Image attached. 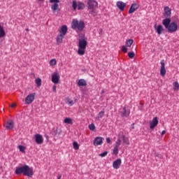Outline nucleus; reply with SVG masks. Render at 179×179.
<instances>
[{
	"label": "nucleus",
	"mask_w": 179,
	"mask_h": 179,
	"mask_svg": "<svg viewBox=\"0 0 179 179\" xmlns=\"http://www.w3.org/2000/svg\"><path fill=\"white\" fill-rule=\"evenodd\" d=\"M162 24L164 26L165 29L169 31V33H174L177 31L178 29V25L177 23L172 22L171 18H165L162 20Z\"/></svg>",
	"instance_id": "nucleus-1"
},
{
	"label": "nucleus",
	"mask_w": 179,
	"mask_h": 179,
	"mask_svg": "<svg viewBox=\"0 0 179 179\" xmlns=\"http://www.w3.org/2000/svg\"><path fill=\"white\" fill-rule=\"evenodd\" d=\"M15 174H23V176H25L27 177H33L34 173L33 172V168H30V166H29L28 165H25L17 168L15 170Z\"/></svg>",
	"instance_id": "nucleus-2"
},
{
	"label": "nucleus",
	"mask_w": 179,
	"mask_h": 179,
	"mask_svg": "<svg viewBox=\"0 0 179 179\" xmlns=\"http://www.w3.org/2000/svg\"><path fill=\"white\" fill-rule=\"evenodd\" d=\"M78 47V55H85L86 47H87V41L86 40V38H85V35L79 36Z\"/></svg>",
	"instance_id": "nucleus-3"
},
{
	"label": "nucleus",
	"mask_w": 179,
	"mask_h": 179,
	"mask_svg": "<svg viewBox=\"0 0 179 179\" xmlns=\"http://www.w3.org/2000/svg\"><path fill=\"white\" fill-rule=\"evenodd\" d=\"M85 22L83 20H78V19H73L71 22V29L73 30H78V31H83L85 29Z\"/></svg>",
	"instance_id": "nucleus-4"
},
{
	"label": "nucleus",
	"mask_w": 179,
	"mask_h": 179,
	"mask_svg": "<svg viewBox=\"0 0 179 179\" xmlns=\"http://www.w3.org/2000/svg\"><path fill=\"white\" fill-rule=\"evenodd\" d=\"M66 33H68V27H66V25H63L56 38L57 44H58V45H59V44H62V41L65 36H66Z\"/></svg>",
	"instance_id": "nucleus-5"
},
{
	"label": "nucleus",
	"mask_w": 179,
	"mask_h": 179,
	"mask_svg": "<svg viewBox=\"0 0 179 179\" xmlns=\"http://www.w3.org/2000/svg\"><path fill=\"white\" fill-rule=\"evenodd\" d=\"M87 5L88 6V9H94V8H97L99 3L96 0H88Z\"/></svg>",
	"instance_id": "nucleus-6"
},
{
	"label": "nucleus",
	"mask_w": 179,
	"mask_h": 179,
	"mask_svg": "<svg viewBox=\"0 0 179 179\" xmlns=\"http://www.w3.org/2000/svg\"><path fill=\"white\" fill-rule=\"evenodd\" d=\"M164 10V17H166V19H170V17H171V8L169 6H165Z\"/></svg>",
	"instance_id": "nucleus-7"
},
{
	"label": "nucleus",
	"mask_w": 179,
	"mask_h": 179,
	"mask_svg": "<svg viewBox=\"0 0 179 179\" xmlns=\"http://www.w3.org/2000/svg\"><path fill=\"white\" fill-rule=\"evenodd\" d=\"M34 97H36V93L30 94L25 98L26 104H31L32 101H34Z\"/></svg>",
	"instance_id": "nucleus-8"
},
{
	"label": "nucleus",
	"mask_w": 179,
	"mask_h": 179,
	"mask_svg": "<svg viewBox=\"0 0 179 179\" xmlns=\"http://www.w3.org/2000/svg\"><path fill=\"white\" fill-rule=\"evenodd\" d=\"M34 138H35V142L38 145H41V143L44 142V138H43V136L41 134H35Z\"/></svg>",
	"instance_id": "nucleus-9"
},
{
	"label": "nucleus",
	"mask_w": 179,
	"mask_h": 179,
	"mask_svg": "<svg viewBox=\"0 0 179 179\" xmlns=\"http://www.w3.org/2000/svg\"><path fill=\"white\" fill-rule=\"evenodd\" d=\"M157 124H159V118H157V117H155L150 123V129H155V128L157 127Z\"/></svg>",
	"instance_id": "nucleus-10"
},
{
	"label": "nucleus",
	"mask_w": 179,
	"mask_h": 179,
	"mask_svg": "<svg viewBox=\"0 0 179 179\" xmlns=\"http://www.w3.org/2000/svg\"><path fill=\"white\" fill-rule=\"evenodd\" d=\"M154 29L155 31L157 33L159 36L163 33L164 31V28H163V26L162 24L157 25V24H155Z\"/></svg>",
	"instance_id": "nucleus-11"
},
{
	"label": "nucleus",
	"mask_w": 179,
	"mask_h": 179,
	"mask_svg": "<svg viewBox=\"0 0 179 179\" xmlns=\"http://www.w3.org/2000/svg\"><path fill=\"white\" fill-rule=\"evenodd\" d=\"M161 69H160V75L161 76H166V65L164 64V59H162L160 62Z\"/></svg>",
	"instance_id": "nucleus-12"
},
{
	"label": "nucleus",
	"mask_w": 179,
	"mask_h": 179,
	"mask_svg": "<svg viewBox=\"0 0 179 179\" xmlns=\"http://www.w3.org/2000/svg\"><path fill=\"white\" fill-rule=\"evenodd\" d=\"M52 82L55 84L59 82V74H58V72L56 71L52 74Z\"/></svg>",
	"instance_id": "nucleus-13"
},
{
	"label": "nucleus",
	"mask_w": 179,
	"mask_h": 179,
	"mask_svg": "<svg viewBox=\"0 0 179 179\" xmlns=\"http://www.w3.org/2000/svg\"><path fill=\"white\" fill-rule=\"evenodd\" d=\"M121 117H124L125 118H128L129 117V114H131V111L129 109H127L126 107H124L122 111L120 112Z\"/></svg>",
	"instance_id": "nucleus-14"
},
{
	"label": "nucleus",
	"mask_w": 179,
	"mask_h": 179,
	"mask_svg": "<svg viewBox=\"0 0 179 179\" xmlns=\"http://www.w3.org/2000/svg\"><path fill=\"white\" fill-rule=\"evenodd\" d=\"M103 141L104 138L102 137H96L94 140L93 144L94 146H99L100 145H103Z\"/></svg>",
	"instance_id": "nucleus-15"
},
{
	"label": "nucleus",
	"mask_w": 179,
	"mask_h": 179,
	"mask_svg": "<svg viewBox=\"0 0 179 179\" xmlns=\"http://www.w3.org/2000/svg\"><path fill=\"white\" fill-rule=\"evenodd\" d=\"M116 6L118 8V9H120V10L122 12L127 7V3L122 1H117L116 3Z\"/></svg>",
	"instance_id": "nucleus-16"
},
{
	"label": "nucleus",
	"mask_w": 179,
	"mask_h": 179,
	"mask_svg": "<svg viewBox=\"0 0 179 179\" xmlns=\"http://www.w3.org/2000/svg\"><path fill=\"white\" fill-rule=\"evenodd\" d=\"M122 162V161L121 160V159L119 158V159H116L113 164V169L118 170V169H120V167L121 166Z\"/></svg>",
	"instance_id": "nucleus-17"
},
{
	"label": "nucleus",
	"mask_w": 179,
	"mask_h": 179,
	"mask_svg": "<svg viewBox=\"0 0 179 179\" xmlns=\"http://www.w3.org/2000/svg\"><path fill=\"white\" fill-rule=\"evenodd\" d=\"M139 8V4L138 3H133L131 4L129 10V13L131 14V13H134V12H135L136 10H137V9Z\"/></svg>",
	"instance_id": "nucleus-18"
},
{
	"label": "nucleus",
	"mask_w": 179,
	"mask_h": 179,
	"mask_svg": "<svg viewBox=\"0 0 179 179\" xmlns=\"http://www.w3.org/2000/svg\"><path fill=\"white\" fill-rule=\"evenodd\" d=\"M14 125L13 120H8L6 124V129H13Z\"/></svg>",
	"instance_id": "nucleus-19"
},
{
	"label": "nucleus",
	"mask_w": 179,
	"mask_h": 179,
	"mask_svg": "<svg viewBox=\"0 0 179 179\" xmlns=\"http://www.w3.org/2000/svg\"><path fill=\"white\" fill-rule=\"evenodd\" d=\"M51 9L52 10V12H55V10H58V9H59V5L57 3H55L52 5L51 6Z\"/></svg>",
	"instance_id": "nucleus-20"
},
{
	"label": "nucleus",
	"mask_w": 179,
	"mask_h": 179,
	"mask_svg": "<svg viewBox=\"0 0 179 179\" xmlns=\"http://www.w3.org/2000/svg\"><path fill=\"white\" fill-rule=\"evenodd\" d=\"M78 86H87V83L83 79H80L78 83Z\"/></svg>",
	"instance_id": "nucleus-21"
},
{
	"label": "nucleus",
	"mask_w": 179,
	"mask_h": 179,
	"mask_svg": "<svg viewBox=\"0 0 179 179\" xmlns=\"http://www.w3.org/2000/svg\"><path fill=\"white\" fill-rule=\"evenodd\" d=\"M122 139L123 141V143H125V145H129V138L126 137L125 135H122Z\"/></svg>",
	"instance_id": "nucleus-22"
},
{
	"label": "nucleus",
	"mask_w": 179,
	"mask_h": 179,
	"mask_svg": "<svg viewBox=\"0 0 179 179\" xmlns=\"http://www.w3.org/2000/svg\"><path fill=\"white\" fill-rule=\"evenodd\" d=\"M6 34L5 30H3V27H1L0 24V38L5 37Z\"/></svg>",
	"instance_id": "nucleus-23"
},
{
	"label": "nucleus",
	"mask_w": 179,
	"mask_h": 179,
	"mask_svg": "<svg viewBox=\"0 0 179 179\" xmlns=\"http://www.w3.org/2000/svg\"><path fill=\"white\" fill-rule=\"evenodd\" d=\"M85 3H82V2H78V10H80L82 9H85Z\"/></svg>",
	"instance_id": "nucleus-24"
},
{
	"label": "nucleus",
	"mask_w": 179,
	"mask_h": 179,
	"mask_svg": "<svg viewBox=\"0 0 179 179\" xmlns=\"http://www.w3.org/2000/svg\"><path fill=\"white\" fill-rule=\"evenodd\" d=\"M53 134H55L56 136L58 135H61V130L59 129L58 128H54Z\"/></svg>",
	"instance_id": "nucleus-25"
},
{
	"label": "nucleus",
	"mask_w": 179,
	"mask_h": 179,
	"mask_svg": "<svg viewBox=\"0 0 179 179\" xmlns=\"http://www.w3.org/2000/svg\"><path fill=\"white\" fill-rule=\"evenodd\" d=\"M66 104H68V106H72L74 104L73 100H72L69 98L66 99Z\"/></svg>",
	"instance_id": "nucleus-26"
},
{
	"label": "nucleus",
	"mask_w": 179,
	"mask_h": 179,
	"mask_svg": "<svg viewBox=\"0 0 179 179\" xmlns=\"http://www.w3.org/2000/svg\"><path fill=\"white\" fill-rule=\"evenodd\" d=\"M64 122L65 124H70L71 125H72L73 122H72V119H71V117H66L64 119Z\"/></svg>",
	"instance_id": "nucleus-27"
},
{
	"label": "nucleus",
	"mask_w": 179,
	"mask_h": 179,
	"mask_svg": "<svg viewBox=\"0 0 179 179\" xmlns=\"http://www.w3.org/2000/svg\"><path fill=\"white\" fill-rule=\"evenodd\" d=\"M134 44V40L129 39L126 41L127 47H131Z\"/></svg>",
	"instance_id": "nucleus-28"
},
{
	"label": "nucleus",
	"mask_w": 179,
	"mask_h": 179,
	"mask_svg": "<svg viewBox=\"0 0 179 179\" xmlns=\"http://www.w3.org/2000/svg\"><path fill=\"white\" fill-rule=\"evenodd\" d=\"M18 149L22 153H26V148L23 145H18Z\"/></svg>",
	"instance_id": "nucleus-29"
},
{
	"label": "nucleus",
	"mask_w": 179,
	"mask_h": 179,
	"mask_svg": "<svg viewBox=\"0 0 179 179\" xmlns=\"http://www.w3.org/2000/svg\"><path fill=\"white\" fill-rule=\"evenodd\" d=\"M120 145H121V139L117 138V140L116 141V142L115 143V148H119Z\"/></svg>",
	"instance_id": "nucleus-30"
},
{
	"label": "nucleus",
	"mask_w": 179,
	"mask_h": 179,
	"mask_svg": "<svg viewBox=\"0 0 179 179\" xmlns=\"http://www.w3.org/2000/svg\"><path fill=\"white\" fill-rule=\"evenodd\" d=\"M50 66H55V65H57V59H52L49 62Z\"/></svg>",
	"instance_id": "nucleus-31"
},
{
	"label": "nucleus",
	"mask_w": 179,
	"mask_h": 179,
	"mask_svg": "<svg viewBox=\"0 0 179 179\" xmlns=\"http://www.w3.org/2000/svg\"><path fill=\"white\" fill-rule=\"evenodd\" d=\"M73 149H75V150H79V144L78 143V142L74 141L73 143Z\"/></svg>",
	"instance_id": "nucleus-32"
},
{
	"label": "nucleus",
	"mask_w": 179,
	"mask_h": 179,
	"mask_svg": "<svg viewBox=\"0 0 179 179\" xmlns=\"http://www.w3.org/2000/svg\"><path fill=\"white\" fill-rule=\"evenodd\" d=\"M173 90L177 91L179 89V84L178 82H175L173 83Z\"/></svg>",
	"instance_id": "nucleus-33"
},
{
	"label": "nucleus",
	"mask_w": 179,
	"mask_h": 179,
	"mask_svg": "<svg viewBox=\"0 0 179 179\" xmlns=\"http://www.w3.org/2000/svg\"><path fill=\"white\" fill-rule=\"evenodd\" d=\"M35 83L38 87L41 86V80L40 78H38L35 80Z\"/></svg>",
	"instance_id": "nucleus-34"
},
{
	"label": "nucleus",
	"mask_w": 179,
	"mask_h": 179,
	"mask_svg": "<svg viewBox=\"0 0 179 179\" xmlns=\"http://www.w3.org/2000/svg\"><path fill=\"white\" fill-rule=\"evenodd\" d=\"M104 114H105V112L104 111H101L99 113L98 115H97V119L98 120H100V118H102L104 117Z\"/></svg>",
	"instance_id": "nucleus-35"
},
{
	"label": "nucleus",
	"mask_w": 179,
	"mask_h": 179,
	"mask_svg": "<svg viewBox=\"0 0 179 179\" xmlns=\"http://www.w3.org/2000/svg\"><path fill=\"white\" fill-rule=\"evenodd\" d=\"M88 128L90 131H94L96 129V126H94V124H91L88 126Z\"/></svg>",
	"instance_id": "nucleus-36"
},
{
	"label": "nucleus",
	"mask_w": 179,
	"mask_h": 179,
	"mask_svg": "<svg viewBox=\"0 0 179 179\" xmlns=\"http://www.w3.org/2000/svg\"><path fill=\"white\" fill-rule=\"evenodd\" d=\"M113 155H115V156H117V155H118V148L114 147L113 150Z\"/></svg>",
	"instance_id": "nucleus-37"
},
{
	"label": "nucleus",
	"mask_w": 179,
	"mask_h": 179,
	"mask_svg": "<svg viewBox=\"0 0 179 179\" xmlns=\"http://www.w3.org/2000/svg\"><path fill=\"white\" fill-rule=\"evenodd\" d=\"M73 8L74 10H76V8H78V2H76V1H73Z\"/></svg>",
	"instance_id": "nucleus-38"
},
{
	"label": "nucleus",
	"mask_w": 179,
	"mask_h": 179,
	"mask_svg": "<svg viewBox=\"0 0 179 179\" xmlns=\"http://www.w3.org/2000/svg\"><path fill=\"white\" fill-rule=\"evenodd\" d=\"M128 57H129V58H131V59L134 58L135 57V52H129Z\"/></svg>",
	"instance_id": "nucleus-39"
},
{
	"label": "nucleus",
	"mask_w": 179,
	"mask_h": 179,
	"mask_svg": "<svg viewBox=\"0 0 179 179\" xmlns=\"http://www.w3.org/2000/svg\"><path fill=\"white\" fill-rule=\"evenodd\" d=\"M108 154V152L106 151V152H103V153L99 154V156L101 157H106V156H107Z\"/></svg>",
	"instance_id": "nucleus-40"
},
{
	"label": "nucleus",
	"mask_w": 179,
	"mask_h": 179,
	"mask_svg": "<svg viewBox=\"0 0 179 179\" xmlns=\"http://www.w3.org/2000/svg\"><path fill=\"white\" fill-rule=\"evenodd\" d=\"M122 52H128V48H127V46L123 45L122 47Z\"/></svg>",
	"instance_id": "nucleus-41"
},
{
	"label": "nucleus",
	"mask_w": 179,
	"mask_h": 179,
	"mask_svg": "<svg viewBox=\"0 0 179 179\" xmlns=\"http://www.w3.org/2000/svg\"><path fill=\"white\" fill-rule=\"evenodd\" d=\"M90 10V14L92 15V16H95L94 13H96V11L94 9H88Z\"/></svg>",
	"instance_id": "nucleus-42"
},
{
	"label": "nucleus",
	"mask_w": 179,
	"mask_h": 179,
	"mask_svg": "<svg viewBox=\"0 0 179 179\" xmlns=\"http://www.w3.org/2000/svg\"><path fill=\"white\" fill-rule=\"evenodd\" d=\"M50 3H59V0H50Z\"/></svg>",
	"instance_id": "nucleus-43"
},
{
	"label": "nucleus",
	"mask_w": 179,
	"mask_h": 179,
	"mask_svg": "<svg viewBox=\"0 0 179 179\" xmlns=\"http://www.w3.org/2000/svg\"><path fill=\"white\" fill-rule=\"evenodd\" d=\"M52 91L56 93L57 92V85H54L52 87Z\"/></svg>",
	"instance_id": "nucleus-44"
},
{
	"label": "nucleus",
	"mask_w": 179,
	"mask_h": 179,
	"mask_svg": "<svg viewBox=\"0 0 179 179\" xmlns=\"http://www.w3.org/2000/svg\"><path fill=\"white\" fill-rule=\"evenodd\" d=\"M106 142L107 143H111V139L110 138V137L106 138Z\"/></svg>",
	"instance_id": "nucleus-45"
},
{
	"label": "nucleus",
	"mask_w": 179,
	"mask_h": 179,
	"mask_svg": "<svg viewBox=\"0 0 179 179\" xmlns=\"http://www.w3.org/2000/svg\"><path fill=\"white\" fill-rule=\"evenodd\" d=\"M164 134H166V131L163 130L161 133V135L163 136V135H164Z\"/></svg>",
	"instance_id": "nucleus-46"
},
{
	"label": "nucleus",
	"mask_w": 179,
	"mask_h": 179,
	"mask_svg": "<svg viewBox=\"0 0 179 179\" xmlns=\"http://www.w3.org/2000/svg\"><path fill=\"white\" fill-rule=\"evenodd\" d=\"M11 107H12L13 108H15V107H16V105H15V103H13V104L11 105Z\"/></svg>",
	"instance_id": "nucleus-47"
},
{
	"label": "nucleus",
	"mask_w": 179,
	"mask_h": 179,
	"mask_svg": "<svg viewBox=\"0 0 179 179\" xmlns=\"http://www.w3.org/2000/svg\"><path fill=\"white\" fill-rule=\"evenodd\" d=\"M135 124L133 123L132 124H131V126H132V129H134L135 127H134Z\"/></svg>",
	"instance_id": "nucleus-48"
},
{
	"label": "nucleus",
	"mask_w": 179,
	"mask_h": 179,
	"mask_svg": "<svg viewBox=\"0 0 179 179\" xmlns=\"http://www.w3.org/2000/svg\"><path fill=\"white\" fill-rule=\"evenodd\" d=\"M61 175H59L58 177H57V179H61Z\"/></svg>",
	"instance_id": "nucleus-49"
},
{
	"label": "nucleus",
	"mask_w": 179,
	"mask_h": 179,
	"mask_svg": "<svg viewBox=\"0 0 179 179\" xmlns=\"http://www.w3.org/2000/svg\"><path fill=\"white\" fill-rule=\"evenodd\" d=\"M26 31H29V29H26Z\"/></svg>",
	"instance_id": "nucleus-50"
},
{
	"label": "nucleus",
	"mask_w": 179,
	"mask_h": 179,
	"mask_svg": "<svg viewBox=\"0 0 179 179\" xmlns=\"http://www.w3.org/2000/svg\"><path fill=\"white\" fill-rule=\"evenodd\" d=\"M100 31H103V29H100Z\"/></svg>",
	"instance_id": "nucleus-51"
},
{
	"label": "nucleus",
	"mask_w": 179,
	"mask_h": 179,
	"mask_svg": "<svg viewBox=\"0 0 179 179\" xmlns=\"http://www.w3.org/2000/svg\"><path fill=\"white\" fill-rule=\"evenodd\" d=\"M102 93H104V90L102 91Z\"/></svg>",
	"instance_id": "nucleus-52"
},
{
	"label": "nucleus",
	"mask_w": 179,
	"mask_h": 179,
	"mask_svg": "<svg viewBox=\"0 0 179 179\" xmlns=\"http://www.w3.org/2000/svg\"><path fill=\"white\" fill-rule=\"evenodd\" d=\"M40 1H43V0H40Z\"/></svg>",
	"instance_id": "nucleus-53"
}]
</instances>
